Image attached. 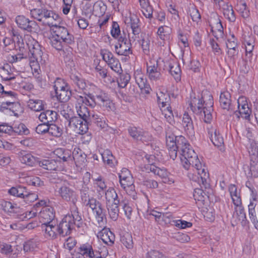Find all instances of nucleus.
I'll return each mask as SVG.
<instances>
[{"label":"nucleus","instance_id":"obj_50","mask_svg":"<svg viewBox=\"0 0 258 258\" xmlns=\"http://www.w3.org/2000/svg\"><path fill=\"white\" fill-rule=\"evenodd\" d=\"M3 43L4 44V49L6 52H9L16 48L15 42L11 38H5L3 39Z\"/></svg>","mask_w":258,"mask_h":258},{"label":"nucleus","instance_id":"obj_2","mask_svg":"<svg viewBox=\"0 0 258 258\" xmlns=\"http://www.w3.org/2000/svg\"><path fill=\"white\" fill-rule=\"evenodd\" d=\"M186 164H183V167L186 169H188L191 165L195 168L193 172H189L188 176L189 179L195 182H198L201 187L205 189L210 188V184L209 182V174L206 171V169L203 167L199 160L198 155L196 157L188 159Z\"/></svg>","mask_w":258,"mask_h":258},{"label":"nucleus","instance_id":"obj_61","mask_svg":"<svg viewBox=\"0 0 258 258\" xmlns=\"http://www.w3.org/2000/svg\"><path fill=\"white\" fill-rule=\"evenodd\" d=\"M27 183L32 186H42L44 185V182L41 180V179L37 176H34L32 177H29L27 180Z\"/></svg>","mask_w":258,"mask_h":258},{"label":"nucleus","instance_id":"obj_43","mask_svg":"<svg viewBox=\"0 0 258 258\" xmlns=\"http://www.w3.org/2000/svg\"><path fill=\"white\" fill-rule=\"evenodd\" d=\"M169 73L177 81L180 79V69L176 63H170L169 64Z\"/></svg>","mask_w":258,"mask_h":258},{"label":"nucleus","instance_id":"obj_21","mask_svg":"<svg viewBox=\"0 0 258 258\" xmlns=\"http://www.w3.org/2000/svg\"><path fill=\"white\" fill-rule=\"evenodd\" d=\"M39 119L41 122L50 125L57 120V113L56 111L48 110L41 112Z\"/></svg>","mask_w":258,"mask_h":258},{"label":"nucleus","instance_id":"obj_35","mask_svg":"<svg viewBox=\"0 0 258 258\" xmlns=\"http://www.w3.org/2000/svg\"><path fill=\"white\" fill-rule=\"evenodd\" d=\"M106 204L115 202V201H119L117 194L115 189L112 187H109L105 192Z\"/></svg>","mask_w":258,"mask_h":258},{"label":"nucleus","instance_id":"obj_23","mask_svg":"<svg viewBox=\"0 0 258 258\" xmlns=\"http://www.w3.org/2000/svg\"><path fill=\"white\" fill-rule=\"evenodd\" d=\"M90 121L101 129H104L107 127L106 123L105 117L101 113H96L93 111L90 115Z\"/></svg>","mask_w":258,"mask_h":258},{"label":"nucleus","instance_id":"obj_42","mask_svg":"<svg viewBox=\"0 0 258 258\" xmlns=\"http://www.w3.org/2000/svg\"><path fill=\"white\" fill-rule=\"evenodd\" d=\"M3 210L5 212L10 213V215L12 214H17L19 212L20 208L14 205L10 202H5L2 204Z\"/></svg>","mask_w":258,"mask_h":258},{"label":"nucleus","instance_id":"obj_51","mask_svg":"<svg viewBox=\"0 0 258 258\" xmlns=\"http://www.w3.org/2000/svg\"><path fill=\"white\" fill-rule=\"evenodd\" d=\"M93 180L95 187L99 188V189H97L98 192L103 191L107 188L104 179L101 176H99L97 178H93Z\"/></svg>","mask_w":258,"mask_h":258},{"label":"nucleus","instance_id":"obj_10","mask_svg":"<svg viewBox=\"0 0 258 258\" xmlns=\"http://www.w3.org/2000/svg\"><path fill=\"white\" fill-rule=\"evenodd\" d=\"M58 192L59 196L63 200L71 202L73 204L74 207L72 208V210L74 209L75 207H77L76 203L78 201V195L74 189L69 186L63 184L59 188Z\"/></svg>","mask_w":258,"mask_h":258},{"label":"nucleus","instance_id":"obj_16","mask_svg":"<svg viewBox=\"0 0 258 258\" xmlns=\"http://www.w3.org/2000/svg\"><path fill=\"white\" fill-rule=\"evenodd\" d=\"M238 105V111H233L234 113L239 117L238 114H239L241 116L245 119H249L250 117V110L248 107L247 103L246 102L245 98L243 97H240L237 102Z\"/></svg>","mask_w":258,"mask_h":258},{"label":"nucleus","instance_id":"obj_1","mask_svg":"<svg viewBox=\"0 0 258 258\" xmlns=\"http://www.w3.org/2000/svg\"><path fill=\"white\" fill-rule=\"evenodd\" d=\"M166 145L170 158L174 160L178 152L181 155L180 159L183 164H186L188 159L196 157L197 154L182 136H176L174 139L169 136L166 138Z\"/></svg>","mask_w":258,"mask_h":258},{"label":"nucleus","instance_id":"obj_49","mask_svg":"<svg viewBox=\"0 0 258 258\" xmlns=\"http://www.w3.org/2000/svg\"><path fill=\"white\" fill-rule=\"evenodd\" d=\"M120 76L117 79V83L118 86L120 88H124L126 86L127 84L128 83L130 79L131 76L129 74L125 73V74H119Z\"/></svg>","mask_w":258,"mask_h":258},{"label":"nucleus","instance_id":"obj_56","mask_svg":"<svg viewBox=\"0 0 258 258\" xmlns=\"http://www.w3.org/2000/svg\"><path fill=\"white\" fill-rule=\"evenodd\" d=\"M108 64L112 70L118 74H121L122 71L120 63L115 57L110 61Z\"/></svg>","mask_w":258,"mask_h":258},{"label":"nucleus","instance_id":"obj_39","mask_svg":"<svg viewBox=\"0 0 258 258\" xmlns=\"http://www.w3.org/2000/svg\"><path fill=\"white\" fill-rule=\"evenodd\" d=\"M28 103L29 108L35 111H40L43 110L44 104L42 100L30 99Z\"/></svg>","mask_w":258,"mask_h":258},{"label":"nucleus","instance_id":"obj_32","mask_svg":"<svg viewBox=\"0 0 258 258\" xmlns=\"http://www.w3.org/2000/svg\"><path fill=\"white\" fill-rule=\"evenodd\" d=\"M54 154L63 162L68 161L71 158V151L68 149L62 148L57 149L54 151Z\"/></svg>","mask_w":258,"mask_h":258},{"label":"nucleus","instance_id":"obj_64","mask_svg":"<svg viewBox=\"0 0 258 258\" xmlns=\"http://www.w3.org/2000/svg\"><path fill=\"white\" fill-rule=\"evenodd\" d=\"M146 256L147 258H166L162 252L155 250L148 251Z\"/></svg>","mask_w":258,"mask_h":258},{"label":"nucleus","instance_id":"obj_48","mask_svg":"<svg viewBox=\"0 0 258 258\" xmlns=\"http://www.w3.org/2000/svg\"><path fill=\"white\" fill-rule=\"evenodd\" d=\"M100 203H101L99 201L93 197L82 203L84 207L90 208L92 211L97 206H99V205H100Z\"/></svg>","mask_w":258,"mask_h":258},{"label":"nucleus","instance_id":"obj_52","mask_svg":"<svg viewBox=\"0 0 258 258\" xmlns=\"http://www.w3.org/2000/svg\"><path fill=\"white\" fill-rule=\"evenodd\" d=\"M13 133H16L20 135H27L29 133L28 128L23 123H20L17 125H16L13 127Z\"/></svg>","mask_w":258,"mask_h":258},{"label":"nucleus","instance_id":"obj_46","mask_svg":"<svg viewBox=\"0 0 258 258\" xmlns=\"http://www.w3.org/2000/svg\"><path fill=\"white\" fill-rule=\"evenodd\" d=\"M70 78L73 83L78 86L79 89L81 90L85 89L86 87V84L83 79L81 78L77 75H76L75 74H71Z\"/></svg>","mask_w":258,"mask_h":258},{"label":"nucleus","instance_id":"obj_17","mask_svg":"<svg viewBox=\"0 0 258 258\" xmlns=\"http://www.w3.org/2000/svg\"><path fill=\"white\" fill-rule=\"evenodd\" d=\"M69 126L77 129L79 133L83 135L88 130V125L82 118L78 116H72V119L69 122Z\"/></svg>","mask_w":258,"mask_h":258},{"label":"nucleus","instance_id":"obj_27","mask_svg":"<svg viewBox=\"0 0 258 258\" xmlns=\"http://www.w3.org/2000/svg\"><path fill=\"white\" fill-rule=\"evenodd\" d=\"M235 212L237 219V220H235V224H237L239 222L241 225L245 226L247 221L244 208L242 206L236 207L235 208ZM233 218H235V214L233 215Z\"/></svg>","mask_w":258,"mask_h":258},{"label":"nucleus","instance_id":"obj_28","mask_svg":"<svg viewBox=\"0 0 258 258\" xmlns=\"http://www.w3.org/2000/svg\"><path fill=\"white\" fill-rule=\"evenodd\" d=\"M101 155L104 163L108 166L113 167L117 164V161L109 150H105Z\"/></svg>","mask_w":258,"mask_h":258},{"label":"nucleus","instance_id":"obj_19","mask_svg":"<svg viewBox=\"0 0 258 258\" xmlns=\"http://www.w3.org/2000/svg\"><path fill=\"white\" fill-rule=\"evenodd\" d=\"M208 134L210 139L214 146L217 147H222L224 145V140L220 134L219 130L211 126L208 128Z\"/></svg>","mask_w":258,"mask_h":258},{"label":"nucleus","instance_id":"obj_4","mask_svg":"<svg viewBox=\"0 0 258 258\" xmlns=\"http://www.w3.org/2000/svg\"><path fill=\"white\" fill-rule=\"evenodd\" d=\"M28 51V59L30 66L34 72H37L40 68V65L45 64L47 57L44 54L42 47L35 40H29L27 43Z\"/></svg>","mask_w":258,"mask_h":258},{"label":"nucleus","instance_id":"obj_25","mask_svg":"<svg viewBox=\"0 0 258 258\" xmlns=\"http://www.w3.org/2000/svg\"><path fill=\"white\" fill-rule=\"evenodd\" d=\"M119 205H120L119 201H115V202L106 204L109 217L113 221H116L118 217V206Z\"/></svg>","mask_w":258,"mask_h":258},{"label":"nucleus","instance_id":"obj_37","mask_svg":"<svg viewBox=\"0 0 258 258\" xmlns=\"http://www.w3.org/2000/svg\"><path fill=\"white\" fill-rule=\"evenodd\" d=\"M9 193L11 195L23 199L24 195H26V188L25 187L21 186L12 187L9 190Z\"/></svg>","mask_w":258,"mask_h":258},{"label":"nucleus","instance_id":"obj_34","mask_svg":"<svg viewBox=\"0 0 258 258\" xmlns=\"http://www.w3.org/2000/svg\"><path fill=\"white\" fill-rule=\"evenodd\" d=\"M39 166L48 170H54L57 167L56 162L54 160L45 159L38 162Z\"/></svg>","mask_w":258,"mask_h":258},{"label":"nucleus","instance_id":"obj_7","mask_svg":"<svg viewBox=\"0 0 258 258\" xmlns=\"http://www.w3.org/2000/svg\"><path fill=\"white\" fill-rule=\"evenodd\" d=\"M203 92L201 95V98L200 99V102H198L197 105H195V107H193L191 110L193 111H196L197 109L198 110V112L202 113L203 112L204 115V120L206 123H210L212 119V111L213 110V105L214 104L213 96L210 93H208L209 100L207 102L204 100V95Z\"/></svg>","mask_w":258,"mask_h":258},{"label":"nucleus","instance_id":"obj_47","mask_svg":"<svg viewBox=\"0 0 258 258\" xmlns=\"http://www.w3.org/2000/svg\"><path fill=\"white\" fill-rule=\"evenodd\" d=\"M77 112L79 116V117L82 118L85 121V122L86 123H87L88 118L90 117V115L92 113V112H90L88 111V108L84 105L80 106V108L78 110Z\"/></svg>","mask_w":258,"mask_h":258},{"label":"nucleus","instance_id":"obj_53","mask_svg":"<svg viewBox=\"0 0 258 258\" xmlns=\"http://www.w3.org/2000/svg\"><path fill=\"white\" fill-rule=\"evenodd\" d=\"M63 134V129L54 124L50 125L49 134L55 137H60Z\"/></svg>","mask_w":258,"mask_h":258},{"label":"nucleus","instance_id":"obj_60","mask_svg":"<svg viewBox=\"0 0 258 258\" xmlns=\"http://www.w3.org/2000/svg\"><path fill=\"white\" fill-rule=\"evenodd\" d=\"M37 246L36 242L33 239L26 241L23 245V249L25 252L33 251Z\"/></svg>","mask_w":258,"mask_h":258},{"label":"nucleus","instance_id":"obj_8","mask_svg":"<svg viewBox=\"0 0 258 258\" xmlns=\"http://www.w3.org/2000/svg\"><path fill=\"white\" fill-rule=\"evenodd\" d=\"M53 88L58 101L60 102H67L70 99L72 91L69 85L64 80L57 78L54 82Z\"/></svg>","mask_w":258,"mask_h":258},{"label":"nucleus","instance_id":"obj_40","mask_svg":"<svg viewBox=\"0 0 258 258\" xmlns=\"http://www.w3.org/2000/svg\"><path fill=\"white\" fill-rule=\"evenodd\" d=\"M211 31L213 35L218 39L219 37H223L224 35L223 27L222 25L221 21L219 19V21L216 23L215 27H211Z\"/></svg>","mask_w":258,"mask_h":258},{"label":"nucleus","instance_id":"obj_36","mask_svg":"<svg viewBox=\"0 0 258 258\" xmlns=\"http://www.w3.org/2000/svg\"><path fill=\"white\" fill-rule=\"evenodd\" d=\"M142 37V40L141 41V43H139V44L141 46L143 53L145 55H149L150 52V50L151 45L150 38L146 35H143Z\"/></svg>","mask_w":258,"mask_h":258},{"label":"nucleus","instance_id":"obj_11","mask_svg":"<svg viewBox=\"0 0 258 258\" xmlns=\"http://www.w3.org/2000/svg\"><path fill=\"white\" fill-rule=\"evenodd\" d=\"M248 152L250 161L249 174L256 177L258 175V148L255 143L251 144Z\"/></svg>","mask_w":258,"mask_h":258},{"label":"nucleus","instance_id":"obj_41","mask_svg":"<svg viewBox=\"0 0 258 258\" xmlns=\"http://www.w3.org/2000/svg\"><path fill=\"white\" fill-rule=\"evenodd\" d=\"M254 204L250 202L248 205L249 217L254 228L258 230V220L255 215Z\"/></svg>","mask_w":258,"mask_h":258},{"label":"nucleus","instance_id":"obj_44","mask_svg":"<svg viewBox=\"0 0 258 258\" xmlns=\"http://www.w3.org/2000/svg\"><path fill=\"white\" fill-rule=\"evenodd\" d=\"M121 242L127 248L133 247V241L132 236L129 233L123 234L120 238Z\"/></svg>","mask_w":258,"mask_h":258},{"label":"nucleus","instance_id":"obj_15","mask_svg":"<svg viewBox=\"0 0 258 258\" xmlns=\"http://www.w3.org/2000/svg\"><path fill=\"white\" fill-rule=\"evenodd\" d=\"M55 218V213L52 207H43L39 213V218L42 225L50 224L53 223Z\"/></svg>","mask_w":258,"mask_h":258},{"label":"nucleus","instance_id":"obj_14","mask_svg":"<svg viewBox=\"0 0 258 258\" xmlns=\"http://www.w3.org/2000/svg\"><path fill=\"white\" fill-rule=\"evenodd\" d=\"M130 136L134 140L147 142L152 140V136L147 132L136 126H129L127 128Z\"/></svg>","mask_w":258,"mask_h":258},{"label":"nucleus","instance_id":"obj_22","mask_svg":"<svg viewBox=\"0 0 258 258\" xmlns=\"http://www.w3.org/2000/svg\"><path fill=\"white\" fill-rule=\"evenodd\" d=\"M97 206L92 211L95 214V218L99 226H103L106 222V210L101 203Z\"/></svg>","mask_w":258,"mask_h":258},{"label":"nucleus","instance_id":"obj_26","mask_svg":"<svg viewBox=\"0 0 258 258\" xmlns=\"http://www.w3.org/2000/svg\"><path fill=\"white\" fill-rule=\"evenodd\" d=\"M182 124L187 134L192 135L194 133V128L192 120L190 116L186 112L183 114Z\"/></svg>","mask_w":258,"mask_h":258},{"label":"nucleus","instance_id":"obj_31","mask_svg":"<svg viewBox=\"0 0 258 258\" xmlns=\"http://www.w3.org/2000/svg\"><path fill=\"white\" fill-rule=\"evenodd\" d=\"M222 9L224 17L230 22H235L236 17L232 7L226 4L223 5Z\"/></svg>","mask_w":258,"mask_h":258},{"label":"nucleus","instance_id":"obj_5","mask_svg":"<svg viewBox=\"0 0 258 258\" xmlns=\"http://www.w3.org/2000/svg\"><path fill=\"white\" fill-rule=\"evenodd\" d=\"M30 15L34 19L49 26L55 25V22L59 19L58 14L45 6L31 10Z\"/></svg>","mask_w":258,"mask_h":258},{"label":"nucleus","instance_id":"obj_33","mask_svg":"<svg viewBox=\"0 0 258 258\" xmlns=\"http://www.w3.org/2000/svg\"><path fill=\"white\" fill-rule=\"evenodd\" d=\"M72 155L76 163L78 162L79 164H82L87 161L86 155L79 148L75 149Z\"/></svg>","mask_w":258,"mask_h":258},{"label":"nucleus","instance_id":"obj_9","mask_svg":"<svg viewBox=\"0 0 258 258\" xmlns=\"http://www.w3.org/2000/svg\"><path fill=\"white\" fill-rule=\"evenodd\" d=\"M50 27H52L53 35L56 36L57 39L62 40L63 43L71 44L74 42V36L69 33L66 27L57 26L55 22V25H51Z\"/></svg>","mask_w":258,"mask_h":258},{"label":"nucleus","instance_id":"obj_30","mask_svg":"<svg viewBox=\"0 0 258 258\" xmlns=\"http://www.w3.org/2000/svg\"><path fill=\"white\" fill-rule=\"evenodd\" d=\"M79 251L85 258H94L96 255L91 245L89 243L82 244L79 247Z\"/></svg>","mask_w":258,"mask_h":258},{"label":"nucleus","instance_id":"obj_59","mask_svg":"<svg viewBox=\"0 0 258 258\" xmlns=\"http://www.w3.org/2000/svg\"><path fill=\"white\" fill-rule=\"evenodd\" d=\"M51 45L57 50H61L66 43L62 40L57 39L56 36H52L51 39Z\"/></svg>","mask_w":258,"mask_h":258},{"label":"nucleus","instance_id":"obj_54","mask_svg":"<svg viewBox=\"0 0 258 258\" xmlns=\"http://www.w3.org/2000/svg\"><path fill=\"white\" fill-rule=\"evenodd\" d=\"M170 28L166 26H161L159 27L157 31V34L159 38L162 40L167 39L169 35Z\"/></svg>","mask_w":258,"mask_h":258},{"label":"nucleus","instance_id":"obj_24","mask_svg":"<svg viewBox=\"0 0 258 258\" xmlns=\"http://www.w3.org/2000/svg\"><path fill=\"white\" fill-rule=\"evenodd\" d=\"M145 169L147 172H153L155 175H157L162 178H166L169 174L166 169L159 168L155 164L146 165Z\"/></svg>","mask_w":258,"mask_h":258},{"label":"nucleus","instance_id":"obj_63","mask_svg":"<svg viewBox=\"0 0 258 258\" xmlns=\"http://www.w3.org/2000/svg\"><path fill=\"white\" fill-rule=\"evenodd\" d=\"M193 196L196 200L204 201L205 196H207V195L205 191L201 187V188H196L194 190Z\"/></svg>","mask_w":258,"mask_h":258},{"label":"nucleus","instance_id":"obj_6","mask_svg":"<svg viewBox=\"0 0 258 258\" xmlns=\"http://www.w3.org/2000/svg\"><path fill=\"white\" fill-rule=\"evenodd\" d=\"M87 96L95 104H98L105 110L112 111L115 109L114 104L109 95L98 88H96L93 92L89 93Z\"/></svg>","mask_w":258,"mask_h":258},{"label":"nucleus","instance_id":"obj_29","mask_svg":"<svg viewBox=\"0 0 258 258\" xmlns=\"http://www.w3.org/2000/svg\"><path fill=\"white\" fill-rule=\"evenodd\" d=\"M132 45V42L127 43L126 44H121L119 45H115V52L117 54L120 55L129 56L130 54L133 53Z\"/></svg>","mask_w":258,"mask_h":258},{"label":"nucleus","instance_id":"obj_57","mask_svg":"<svg viewBox=\"0 0 258 258\" xmlns=\"http://www.w3.org/2000/svg\"><path fill=\"white\" fill-rule=\"evenodd\" d=\"M162 114L164 115V117L166 120L170 124H172L174 122V116L171 107L167 106L166 108L162 110Z\"/></svg>","mask_w":258,"mask_h":258},{"label":"nucleus","instance_id":"obj_13","mask_svg":"<svg viewBox=\"0 0 258 258\" xmlns=\"http://www.w3.org/2000/svg\"><path fill=\"white\" fill-rule=\"evenodd\" d=\"M16 22L19 28L29 32H36L39 28L37 23L34 20H30L22 15L16 18Z\"/></svg>","mask_w":258,"mask_h":258},{"label":"nucleus","instance_id":"obj_12","mask_svg":"<svg viewBox=\"0 0 258 258\" xmlns=\"http://www.w3.org/2000/svg\"><path fill=\"white\" fill-rule=\"evenodd\" d=\"M163 61L160 60L151 59L147 63V71L149 78L152 80H157L160 78L161 73V62Z\"/></svg>","mask_w":258,"mask_h":258},{"label":"nucleus","instance_id":"obj_20","mask_svg":"<svg viewBox=\"0 0 258 258\" xmlns=\"http://www.w3.org/2000/svg\"><path fill=\"white\" fill-rule=\"evenodd\" d=\"M220 103L223 109L228 111H234V108L231 103V96L228 91L222 92L220 96Z\"/></svg>","mask_w":258,"mask_h":258},{"label":"nucleus","instance_id":"obj_45","mask_svg":"<svg viewBox=\"0 0 258 258\" xmlns=\"http://www.w3.org/2000/svg\"><path fill=\"white\" fill-rule=\"evenodd\" d=\"M142 11L144 16L151 20L153 18V9L152 7L148 3H144V5H142Z\"/></svg>","mask_w":258,"mask_h":258},{"label":"nucleus","instance_id":"obj_55","mask_svg":"<svg viewBox=\"0 0 258 258\" xmlns=\"http://www.w3.org/2000/svg\"><path fill=\"white\" fill-rule=\"evenodd\" d=\"M81 203L92 197L90 194L89 188L87 185L82 186L80 191Z\"/></svg>","mask_w":258,"mask_h":258},{"label":"nucleus","instance_id":"obj_18","mask_svg":"<svg viewBox=\"0 0 258 258\" xmlns=\"http://www.w3.org/2000/svg\"><path fill=\"white\" fill-rule=\"evenodd\" d=\"M99 239L109 246H112L115 241V235L109 228H104L97 234Z\"/></svg>","mask_w":258,"mask_h":258},{"label":"nucleus","instance_id":"obj_58","mask_svg":"<svg viewBox=\"0 0 258 258\" xmlns=\"http://www.w3.org/2000/svg\"><path fill=\"white\" fill-rule=\"evenodd\" d=\"M106 6L102 2H97L94 5V11L97 14L103 15L106 11Z\"/></svg>","mask_w":258,"mask_h":258},{"label":"nucleus","instance_id":"obj_62","mask_svg":"<svg viewBox=\"0 0 258 258\" xmlns=\"http://www.w3.org/2000/svg\"><path fill=\"white\" fill-rule=\"evenodd\" d=\"M26 195H24L23 200L27 204H29L38 199V195L35 193H30L26 190Z\"/></svg>","mask_w":258,"mask_h":258},{"label":"nucleus","instance_id":"obj_38","mask_svg":"<svg viewBox=\"0 0 258 258\" xmlns=\"http://www.w3.org/2000/svg\"><path fill=\"white\" fill-rule=\"evenodd\" d=\"M42 228L45 230L49 237L52 238L56 237L57 227L53 224V222L50 224L42 225Z\"/></svg>","mask_w":258,"mask_h":258},{"label":"nucleus","instance_id":"obj_3","mask_svg":"<svg viewBox=\"0 0 258 258\" xmlns=\"http://www.w3.org/2000/svg\"><path fill=\"white\" fill-rule=\"evenodd\" d=\"M82 224V219L77 207L71 211V214L66 215L57 226V232L63 237L71 234L76 226L80 228Z\"/></svg>","mask_w":258,"mask_h":258}]
</instances>
